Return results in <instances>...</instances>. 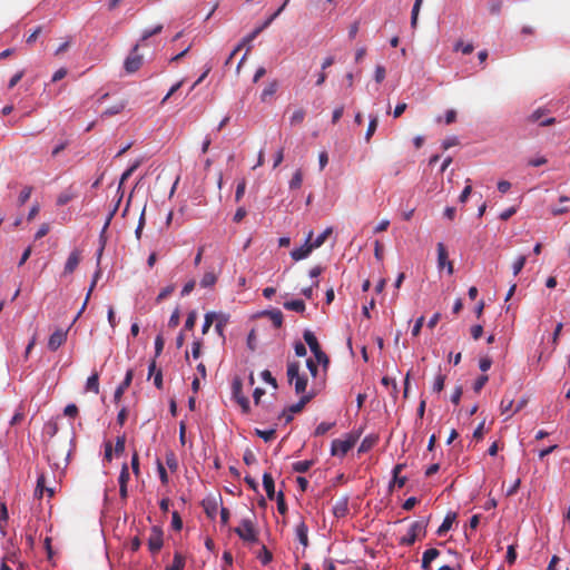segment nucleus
Masks as SVG:
<instances>
[{
	"mask_svg": "<svg viewBox=\"0 0 570 570\" xmlns=\"http://www.w3.org/2000/svg\"><path fill=\"white\" fill-rule=\"evenodd\" d=\"M428 520H417L414 521L409 531L407 534L400 538L399 544L410 547L415 543L416 540H420L426 535V528H428Z\"/></svg>",
	"mask_w": 570,
	"mask_h": 570,
	"instance_id": "1",
	"label": "nucleus"
},
{
	"mask_svg": "<svg viewBox=\"0 0 570 570\" xmlns=\"http://www.w3.org/2000/svg\"><path fill=\"white\" fill-rule=\"evenodd\" d=\"M304 341L308 345L311 352L314 354L316 362L324 367L327 368L330 364L328 356L322 351V347L314 335V333L309 330H306L303 334Z\"/></svg>",
	"mask_w": 570,
	"mask_h": 570,
	"instance_id": "2",
	"label": "nucleus"
},
{
	"mask_svg": "<svg viewBox=\"0 0 570 570\" xmlns=\"http://www.w3.org/2000/svg\"><path fill=\"white\" fill-rule=\"evenodd\" d=\"M234 532L245 542L255 543L258 541V532L250 519H243Z\"/></svg>",
	"mask_w": 570,
	"mask_h": 570,
	"instance_id": "3",
	"label": "nucleus"
},
{
	"mask_svg": "<svg viewBox=\"0 0 570 570\" xmlns=\"http://www.w3.org/2000/svg\"><path fill=\"white\" fill-rule=\"evenodd\" d=\"M358 436L347 434L345 439H335L332 442L331 453L334 456H344L355 445Z\"/></svg>",
	"mask_w": 570,
	"mask_h": 570,
	"instance_id": "4",
	"label": "nucleus"
},
{
	"mask_svg": "<svg viewBox=\"0 0 570 570\" xmlns=\"http://www.w3.org/2000/svg\"><path fill=\"white\" fill-rule=\"evenodd\" d=\"M549 109L539 107L527 116L525 121L528 124H538L541 127L552 126L557 122L554 117H549Z\"/></svg>",
	"mask_w": 570,
	"mask_h": 570,
	"instance_id": "5",
	"label": "nucleus"
},
{
	"mask_svg": "<svg viewBox=\"0 0 570 570\" xmlns=\"http://www.w3.org/2000/svg\"><path fill=\"white\" fill-rule=\"evenodd\" d=\"M139 43L135 45L129 56L124 62V68L127 73H134L142 66L144 57L138 53Z\"/></svg>",
	"mask_w": 570,
	"mask_h": 570,
	"instance_id": "6",
	"label": "nucleus"
},
{
	"mask_svg": "<svg viewBox=\"0 0 570 570\" xmlns=\"http://www.w3.org/2000/svg\"><path fill=\"white\" fill-rule=\"evenodd\" d=\"M313 399V395L312 394H305V395H302V397L299 399V401L295 404H292L291 406H288L287 409H285L282 414H281V417H284L285 419V423H289L292 420H293V414H296V413H299L303 411V409L305 407V405Z\"/></svg>",
	"mask_w": 570,
	"mask_h": 570,
	"instance_id": "7",
	"label": "nucleus"
},
{
	"mask_svg": "<svg viewBox=\"0 0 570 570\" xmlns=\"http://www.w3.org/2000/svg\"><path fill=\"white\" fill-rule=\"evenodd\" d=\"M288 2L289 0H285L284 3L262 26L254 29L246 38L243 39L240 43L245 46L246 43L252 42L265 28H267L274 21V19H276V17L281 14Z\"/></svg>",
	"mask_w": 570,
	"mask_h": 570,
	"instance_id": "8",
	"label": "nucleus"
},
{
	"mask_svg": "<svg viewBox=\"0 0 570 570\" xmlns=\"http://www.w3.org/2000/svg\"><path fill=\"white\" fill-rule=\"evenodd\" d=\"M233 396L236 402L240 405L243 412H249V400L243 394L242 380L236 377L232 384Z\"/></svg>",
	"mask_w": 570,
	"mask_h": 570,
	"instance_id": "9",
	"label": "nucleus"
},
{
	"mask_svg": "<svg viewBox=\"0 0 570 570\" xmlns=\"http://www.w3.org/2000/svg\"><path fill=\"white\" fill-rule=\"evenodd\" d=\"M163 535V530L159 527L154 525L151 528L150 535L148 538V549L151 553L155 554L161 550L164 544Z\"/></svg>",
	"mask_w": 570,
	"mask_h": 570,
	"instance_id": "10",
	"label": "nucleus"
},
{
	"mask_svg": "<svg viewBox=\"0 0 570 570\" xmlns=\"http://www.w3.org/2000/svg\"><path fill=\"white\" fill-rule=\"evenodd\" d=\"M313 237V232L311 230L308 233V236L306 238V242L303 246L295 248L291 252V256L294 261H301L306 258L311 252L314 249L313 246L309 244L311 239Z\"/></svg>",
	"mask_w": 570,
	"mask_h": 570,
	"instance_id": "11",
	"label": "nucleus"
},
{
	"mask_svg": "<svg viewBox=\"0 0 570 570\" xmlns=\"http://www.w3.org/2000/svg\"><path fill=\"white\" fill-rule=\"evenodd\" d=\"M438 267L440 269L446 267L448 274H453V264L448 259V252L443 243L438 244Z\"/></svg>",
	"mask_w": 570,
	"mask_h": 570,
	"instance_id": "12",
	"label": "nucleus"
},
{
	"mask_svg": "<svg viewBox=\"0 0 570 570\" xmlns=\"http://www.w3.org/2000/svg\"><path fill=\"white\" fill-rule=\"evenodd\" d=\"M67 340V332L62 330L55 331L48 341V348L50 351H57Z\"/></svg>",
	"mask_w": 570,
	"mask_h": 570,
	"instance_id": "13",
	"label": "nucleus"
},
{
	"mask_svg": "<svg viewBox=\"0 0 570 570\" xmlns=\"http://www.w3.org/2000/svg\"><path fill=\"white\" fill-rule=\"evenodd\" d=\"M132 377H134V371L128 370L125 375L124 381L119 384V386L115 391L114 399L116 402H118L121 399L125 391L130 386Z\"/></svg>",
	"mask_w": 570,
	"mask_h": 570,
	"instance_id": "14",
	"label": "nucleus"
},
{
	"mask_svg": "<svg viewBox=\"0 0 570 570\" xmlns=\"http://www.w3.org/2000/svg\"><path fill=\"white\" fill-rule=\"evenodd\" d=\"M80 252L78 249H75L70 253V255L67 258V262L65 264V274H71L75 272V269L78 267L80 263Z\"/></svg>",
	"mask_w": 570,
	"mask_h": 570,
	"instance_id": "15",
	"label": "nucleus"
},
{
	"mask_svg": "<svg viewBox=\"0 0 570 570\" xmlns=\"http://www.w3.org/2000/svg\"><path fill=\"white\" fill-rule=\"evenodd\" d=\"M404 469V464H396L393 469V480L390 484V490H392L394 487L403 488L406 482L405 476H400V473Z\"/></svg>",
	"mask_w": 570,
	"mask_h": 570,
	"instance_id": "16",
	"label": "nucleus"
},
{
	"mask_svg": "<svg viewBox=\"0 0 570 570\" xmlns=\"http://www.w3.org/2000/svg\"><path fill=\"white\" fill-rule=\"evenodd\" d=\"M440 554V551L435 548H431L424 551L422 557V569L423 570H430L431 569V562L436 559Z\"/></svg>",
	"mask_w": 570,
	"mask_h": 570,
	"instance_id": "17",
	"label": "nucleus"
},
{
	"mask_svg": "<svg viewBox=\"0 0 570 570\" xmlns=\"http://www.w3.org/2000/svg\"><path fill=\"white\" fill-rule=\"evenodd\" d=\"M216 324H215V331L216 333L222 337L225 338L224 330L226 325L229 323V315L224 313H216Z\"/></svg>",
	"mask_w": 570,
	"mask_h": 570,
	"instance_id": "18",
	"label": "nucleus"
},
{
	"mask_svg": "<svg viewBox=\"0 0 570 570\" xmlns=\"http://www.w3.org/2000/svg\"><path fill=\"white\" fill-rule=\"evenodd\" d=\"M348 512V505H347V498H341L336 500V502L333 505V513L336 518H343Z\"/></svg>",
	"mask_w": 570,
	"mask_h": 570,
	"instance_id": "19",
	"label": "nucleus"
},
{
	"mask_svg": "<svg viewBox=\"0 0 570 570\" xmlns=\"http://www.w3.org/2000/svg\"><path fill=\"white\" fill-rule=\"evenodd\" d=\"M263 487L266 491V495L269 500L275 498V484L271 473L265 472L263 474Z\"/></svg>",
	"mask_w": 570,
	"mask_h": 570,
	"instance_id": "20",
	"label": "nucleus"
},
{
	"mask_svg": "<svg viewBox=\"0 0 570 570\" xmlns=\"http://www.w3.org/2000/svg\"><path fill=\"white\" fill-rule=\"evenodd\" d=\"M456 518V514L455 513H448L443 520V522L441 523V525L439 527L436 533L439 535H443L445 534L451 528H452V524L454 522Z\"/></svg>",
	"mask_w": 570,
	"mask_h": 570,
	"instance_id": "21",
	"label": "nucleus"
},
{
	"mask_svg": "<svg viewBox=\"0 0 570 570\" xmlns=\"http://www.w3.org/2000/svg\"><path fill=\"white\" fill-rule=\"evenodd\" d=\"M307 533H308V528L305 524V522H301L299 524H297V527H296V537H297L298 541L304 547L308 546V534Z\"/></svg>",
	"mask_w": 570,
	"mask_h": 570,
	"instance_id": "22",
	"label": "nucleus"
},
{
	"mask_svg": "<svg viewBox=\"0 0 570 570\" xmlns=\"http://www.w3.org/2000/svg\"><path fill=\"white\" fill-rule=\"evenodd\" d=\"M9 519L8 509L4 502H0V532L2 537H6L7 534V523Z\"/></svg>",
	"mask_w": 570,
	"mask_h": 570,
	"instance_id": "23",
	"label": "nucleus"
},
{
	"mask_svg": "<svg viewBox=\"0 0 570 570\" xmlns=\"http://www.w3.org/2000/svg\"><path fill=\"white\" fill-rule=\"evenodd\" d=\"M126 108V101L125 100H121L115 105H112L111 107L107 108L102 114H101V117H111V116H115V115H118L120 114L124 109Z\"/></svg>",
	"mask_w": 570,
	"mask_h": 570,
	"instance_id": "24",
	"label": "nucleus"
},
{
	"mask_svg": "<svg viewBox=\"0 0 570 570\" xmlns=\"http://www.w3.org/2000/svg\"><path fill=\"white\" fill-rule=\"evenodd\" d=\"M264 314L269 317L276 328L283 325V313L279 309L267 311Z\"/></svg>",
	"mask_w": 570,
	"mask_h": 570,
	"instance_id": "25",
	"label": "nucleus"
},
{
	"mask_svg": "<svg viewBox=\"0 0 570 570\" xmlns=\"http://www.w3.org/2000/svg\"><path fill=\"white\" fill-rule=\"evenodd\" d=\"M86 391L95 394L99 393V376L97 373L91 374L86 383Z\"/></svg>",
	"mask_w": 570,
	"mask_h": 570,
	"instance_id": "26",
	"label": "nucleus"
},
{
	"mask_svg": "<svg viewBox=\"0 0 570 570\" xmlns=\"http://www.w3.org/2000/svg\"><path fill=\"white\" fill-rule=\"evenodd\" d=\"M284 308L287 311L303 313L305 311V303L302 299L288 301L284 303Z\"/></svg>",
	"mask_w": 570,
	"mask_h": 570,
	"instance_id": "27",
	"label": "nucleus"
},
{
	"mask_svg": "<svg viewBox=\"0 0 570 570\" xmlns=\"http://www.w3.org/2000/svg\"><path fill=\"white\" fill-rule=\"evenodd\" d=\"M286 374H287L288 382L292 384L294 379L299 376V363L296 361L288 362Z\"/></svg>",
	"mask_w": 570,
	"mask_h": 570,
	"instance_id": "28",
	"label": "nucleus"
},
{
	"mask_svg": "<svg viewBox=\"0 0 570 570\" xmlns=\"http://www.w3.org/2000/svg\"><path fill=\"white\" fill-rule=\"evenodd\" d=\"M333 229L332 227H327L322 234H320L314 240L311 239L309 244L313 246V248L321 247L327 237L332 234Z\"/></svg>",
	"mask_w": 570,
	"mask_h": 570,
	"instance_id": "29",
	"label": "nucleus"
},
{
	"mask_svg": "<svg viewBox=\"0 0 570 570\" xmlns=\"http://www.w3.org/2000/svg\"><path fill=\"white\" fill-rule=\"evenodd\" d=\"M76 197V194L72 191L71 187L63 190L59 194L57 198V205L63 206L68 204L70 200H72Z\"/></svg>",
	"mask_w": 570,
	"mask_h": 570,
	"instance_id": "30",
	"label": "nucleus"
},
{
	"mask_svg": "<svg viewBox=\"0 0 570 570\" xmlns=\"http://www.w3.org/2000/svg\"><path fill=\"white\" fill-rule=\"evenodd\" d=\"M313 464L314 461L312 460L297 461L293 463L292 469L297 473H305L312 468Z\"/></svg>",
	"mask_w": 570,
	"mask_h": 570,
	"instance_id": "31",
	"label": "nucleus"
},
{
	"mask_svg": "<svg viewBox=\"0 0 570 570\" xmlns=\"http://www.w3.org/2000/svg\"><path fill=\"white\" fill-rule=\"evenodd\" d=\"M184 568H185V559L180 553L176 552L174 554L173 563L170 566L166 567L165 570H184Z\"/></svg>",
	"mask_w": 570,
	"mask_h": 570,
	"instance_id": "32",
	"label": "nucleus"
},
{
	"mask_svg": "<svg viewBox=\"0 0 570 570\" xmlns=\"http://www.w3.org/2000/svg\"><path fill=\"white\" fill-rule=\"evenodd\" d=\"M305 116H306V112H305V110H304L303 108H298V109H296V110L292 114V116H291V118H289V124H291V126H297V125H301V124L304 121Z\"/></svg>",
	"mask_w": 570,
	"mask_h": 570,
	"instance_id": "33",
	"label": "nucleus"
},
{
	"mask_svg": "<svg viewBox=\"0 0 570 570\" xmlns=\"http://www.w3.org/2000/svg\"><path fill=\"white\" fill-rule=\"evenodd\" d=\"M377 126H379V118H377V116H371L370 117V122H368V126H367V130H366V134H365V140L366 141L371 140L372 136L374 135V132L377 129Z\"/></svg>",
	"mask_w": 570,
	"mask_h": 570,
	"instance_id": "34",
	"label": "nucleus"
},
{
	"mask_svg": "<svg viewBox=\"0 0 570 570\" xmlns=\"http://www.w3.org/2000/svg\"><path fill=\"white\" fill-rule=\"evenodd\" d=\"M293 383L295 385V392L297 394H302V393L305 392L306 386H307V379H306V376L299 375L296 379H294Z\"/></svg>",
	"mask_w": 570,
	"mask_h": 570,
	"instance_id": "35",
	"label": "nucleus"
},
{
	"mask_svg": "<svg viewBox=\"0 0 570 570\" xmlns=\"http://www.w3.org/2000/svg\"><path fill=\"white\" fill-rule=\"evenodd\" d=\"M46 476L43 473H41L37 479V487L35 490V497L40 499L42 498L45 490H46Z\"/></svg>",
	"mask_w": 570,
	"mask_h": 570,
	"instance_id": "36",
	"label": "nucleus"
},
{
	"mask_svg": "<svg viewBox=\"0 0 570 570\" xmlns=\"http://www.w3.org/2000/svg\"><path fill=\"white\" fill-rule=\"evenodd\" d=\"M217 281V276L214 272H206L200 281L202 287H210L213 286Z\"/></svg>",
	"mask_w": 570,
	"mask_h": 570,
	"instance_id": "37",
	"label": "nucleus"
},
{
	"mask_svg": "<svg viewBox=\"0 0 570 570\" xmlns=\"http://www.w3.org/2000/svg\"><path fill=\"white\" fill-rule=\"evenodd\" d=\"M513 399L504 396L500 404V410L502 414H510L514 409L513 407Z\"/></svg>",
	"mask_w": 570,
	"mask_h": 570,
	"instance_id": "38",
	"label": "nucleus"
},
{
	"mask_svg": "<svg viewBox=\"0 0 570 570\" xmlns=\"http://www.w3.org/2000/svg\"><path fill=\"white\" fill-rule=\"evenodd\" d=\"M255 434L259 438H262L265 442H271L275 439L276 431L274 429L271 430H255Z\"/></svg>",
	"mask_w": 570,
	"mask_h": 570,
	"instance_id": "39",
	"label": "nucleus"
},
{
	"mask_svg": "<svg viewBox=\"0 0 570 570\" xmlns=\"http://www.w3.org/2000/svg\"><path fill=\"white\" fill-rule=\"evenodd\" d=\"M121 199H122V193L119 195V197H118V199H117V202H116V204H115L114 208L110 210V213H109V215H108V217H107V219H106V223H105V225H104V227H102L101 235H102V234L107 230V228L109 227V225H110V222H111L112 217L115 216V214H116V213H117V210H118V207H119V204H120Z\"/></svg>",
	"mask_w": 570,
	"mask_h": 570,
	"instance_id": "40",
	"label": "nucleus"
},
{
	"mask_svg": "<svg viewBox=\"0 0 570 570\" xmlns=\"http://www.w3.org/2000/svg\"><path fill=\"white\" fill-rule=\"evenodd\" d=\"M302 183H303V173H302L301 169H297L294 173V175H293V177H292V179L289 181V188L291 189H297V188H299L302 186Z\"/></svg>",
	"mask_w": 570,
	"mask_h": 570,
	"instance_id": "41",
	"label": "nucleus"
},
{
	"mask_svg": "<svg viewBox=\"0 0 570 570\" xmlns=\"http://www.w3.org/2000/svg\"><path fill=\"white\" fill-rule=\"evenodd\" d=\"M335 425V422H332V423H328V422H322L320 423L315 431H314V435L315 436H322L324 435L325 433H327L333 426Z\"/></svg>",
	"mask_w": 570,
	"mask_h": 570,
	"instance_id": "42",
	"label": "nucleus"
},
{
	"mask_svg": "<svg viewBox=\"0 0 570 570\" xmlns=\"http://www.w3.org/2000/svg\"><path fill=\"white\" fill-rule=\"evenodd\" d=\"M215 318H216L215 312H209V313L205 314V320H204V324H203V328H202L203 334H207L208 330L215 322Z\"/></svg>",
	"mask_w": 570,
	"mask_h": 570,
	"instance_id": "43",
	"label": "nucleus"
},
{
	"mask_svg": "<svg viewBox=\"0 0 570 570\" xmlns=\"http://www.w3.org/2000/svg\"><path fill=\"white\" fill-rule=\"evenodd\" d=\"M31 193H32V187L31 186H26L19 194V197H18V205L19 206H22L23 204H26L30 196H31Z\"/></svg>",
	"mask_w": 570,
	"mask_h": 570,
	"instance_id": "44",
	"label": "nucleus"
},
{
	"mask_svg": "<svg viewBox=\"0 0 570 570\" xmlns=\"http://www.w3.org/2000/svg\"><path fill=\"white\" fill-rule=\"evenodd\" d=\"M277 510L281 514H285L287 512V505L285 502V495L283 491H279L276 495Z\"/></svg>",
	"mask_w": 570,
	"mask_h": 570,
	"instance_id": "45",
	"label": "nucleus"
},
{
	"mask_svg": "<svg viewBox=\"0 0 570 570\" xmlns=\"http://www.w3.org/2000/svg\"><path fill=\"white\" fill-rule=\"evenodd\" d=\"M166 464L171 471H176L178 468V461L173 451L166 453Z\"/></svg>",
	"mask_w": 570,
	"mask_h": 570,
	"instance_id": "46",
	"label": "nucleus"
},
{
	"mask_svg": "<svg viewBox=\"0 0 570 570\" xmlns=\"http://www.w3.org/2000/svg\"><path fill=\"white\" fill-rule=\"evenodd\" d=\"M277 90V82H271L263 91H262V100H266L268 97H272Z\"/></svg>",
	"mask_w": 570,
	"mask_h": 570,
	"instance_id": "47",
	"label": "nucleus"
},
{
	"mask_svg": "<svg viewBox=\"0 0 570 570\" xmlns=\"http://www.w3.org/2000/svg\"><path fill=\"white\" fill-rule=\"evenodd\" d=\"M527 257L524 255L519 256L512 265L513 275L517 276L524 267Z\"/></svg>",
	"mask_w": 570,
	"mask_h": 570,
	"instance_id": "48",
	"label": "nucleus"
},
{
	"mask_svg": "<svg viewBox=\"0 0 570 570\" xmlns=\"http://www.w3.org/2000/svg\"><path fill=\"white\" fill-rule=\"evenodd\" d=\"M422 1L423 0H415L414 6L412 8V16H411V26H412V28H415V26H416L417 16H419V11H420Z\"/></svg>",
	"mask_w": 570,
	"mask_h": 570,
	"instance_id": "49",
	"label": "nucleus"
},
{
	"mask_svg": "<svg viewBox=\"0 0 570 570\" xmlns=\"http://www.w3.org/2000/svg\"><path fill=\"white\" fill-rule=\"evenodd\" d=\"M454 50L455 51H459L461 50L463 55H470L473 52L474 50V47L472 43H466L464 45L462 41H459L455 47H454Z\"/></svg>",
	"mask_w": 570,
	"mask_h": 570,
	"instance_id": "50",
	"label": "nucleus"
},
{
	"mask_svg": "<svg viewBox=\"0 0 570 570\" xmlns=\"http://www.w3.org/2000/svg\"><path fill=\"white\" fill-rule=\"evenodd\" d=\"M138 166H139V164L136 163L122 173L121 178H120V184L118 187V193L120 191L121 185L124 184V181L127 180L132 175V173L138 168Z\"/></svg>",
	"mask_w": 570,
	"mask_h": 570,
	"instance_id": "51",
	"label": "nucleus"
},
{
	"mask_svg": "<svg viewBox=\"0 0 570 570\" xmlns=\"http://www.w3.org/2000/svg\"><path fill=\"white\" fill-rule=\"evenodd\" d=\"M157 470H158V474H159V479H160L161 483L167 484L168 483V474H167V471L160 460H157Z\"/></svg>",
	"mask_w": 570,
	"mask_h": 570,
	"instance_id": "52",
	"label": "nucleus"
},
{
	"mask_svg": "<svg viewBox=\"0 0 570 570\" xmlns=\"http://www.w3.org/2000/svg\"><path fill=\"white\" fill-rule=\"evenodd\" d=\"M161 30H163L161 24L156 26L154 29L145 30L141 36V41H145V40L149 39L150 37L160 33Z\"/></svg>",
	"mask_w": 570,
	"mask_h": 570,
	"instance_id": "53",
	"label": "nucleus"
},
{
	"mask_svg": "<svg viewBox=\"0 0 570 570\" xmlns=\"http://www.w3.org/2000/svg\"><path fill=\"white\" fill-rule=\"evenodd\" d=\"M261 376L266 383L271 384L274 389H277V381L268 370H264Z\"/></svg>",
	"mask_w": 570,
	"mask_h": 570,
	"instance_id": "54",
	"label": "nucleus"
},
{
	"mask_svg": "<svg viewBox=\"0 0 570 570\" xmlns=\"http://www.w3.org/2000/svg\"><path fill=\"white\" fill-rule=\"evenodd\" d=\"M174 291H175V285H168V286L164 287V288L159 292V294H158V296H157L156 301H157L158 303H159V302H161L163 299L167 298V297H168V296H169Z\"/></svg>",
	"mask_w": 570,
	"mask_h": 570,
	"instance_id": "55",
	"label": "nucleus"
},
{
	"mask_svg": "<svg viewBox=\"0 0 570 570\" xmlns=\"http://www.w3.org/2000/svg\"><path fill=\"white\" fill-rule=\"evenodd\" d=\"M445 376L442 374L436 375L433 383V391L439 393L444 389Z\"/></svg>",
	"mask_w": 570,
	"mask_h": 570,
	"instance_id": "56",
	"label": "nucleus"
},
{
	"mask_svg": "<svg viewBox=\"0 0 570 570\" xmlns=\"http://www.w3.org/2000/svg\"><path fill=\"white\" fill-rule=\"evenodd\" d=\"M165 340L161 334L157 335L155 338V355L159 356L164 350Z\"/></svg>",
	"mask_w": 570,
	"mask_h": 570,
	"instance_id": "57",
	"label": "nucleus"
},
{
	"mask_svg": "<svg viewBox=\"0 0 570 570\" xmlns=\"http://www.w3.org/2000/svg\"><path fill=\"white\" fill-rule=\"evenodd\" d=\"M488 381H489V376L485 374L478 377V380L474 382V385H473L474 392L479 393L483 389V386L487 384Z\"/></svg>",
	"mask_w": 570,
	"mask_h": 570,
	"instance_id": "58",
	"label": "nucleus"
},
{
	"mask_svg": "<svg viewBox=\"0 0 570 570\" xmlns=\"http://www.w3.org/2000/svg\"><path fill=\"white\" fill-rule=\"evenodd\" d=\"M129 481V469L128 465L125 463L121 468L118 482L119 484H128Z\"/></svg>",
	"mask_w": 570,
	"mask_h": 570,
	"instance_id": "59",
	"label": "nucleus"
},
{
	"mask_svg": "<svg viewBox=\"0 0 570 570\" xmlns=\"http://www.w3.org/2000/svg\"><path fill=\"white\" fill-rule=\"evenodd\" d=\"M125 444H126V436L125 435L117 436L116 444H115V453L121 454L125 451Z\"/></svg>",
	"mask_w": 570,
	"mask_h": 570,
	"instance_id": "60",
	"label": "nucleus"
},
{
	"mask_svg": "<svg viewBox=\"0 0 570 570\" xmlns=\"http://www.w3.org/2000/svg\"><path fill=\"white\" fill-rule=\"evenodd\" d=\"M258 558L261 559L262 563L266 566L272 561L273 556L271 551L264 546Z\"/></svg>",
	"mask_w": 570,
	"mask_h": 570,
	"instance_id": "61",
	"label": "nucleus"
},
{
	"mask_svg": "<svg viewBox=\"0 0 570 570\" xmlns=\"http://www.w3.org/2000/svg\"><path fill=\"white\" fill-rule=\"evenodd\" d=\"M245 189H246V181L243 179L242 181L238 183V185L236 187V193H235L236 202H239L242 199V197L245 194Z\"/></svg>",
	"mask_w": 570,
	"mask_h": 570,
	"instance_id": "62",
	"label": "nucleus"
},
{
	"mask_svg": "<svg viewBox=\"0 0 570 570\" xmlns=\"http://www.w3.org/2000/svg\"><path fill=\"white\" fill-rule=\"evenodd\" d=\"M179 320H180V313H179V309L176 308L169 317L168 326L176 327L179 324Z\"/></svg>",
	"mask_w": 570,
	"mask_h": 570,
	"instance_id": "63",
	"label": "nucleus"
},
{
	"mask_svg": "<svg viewBox=\"0 0 570 570\" xmlns=\"http://www.w3.org/2000/svg\"><path fill=\"white\" fill-rule=\"evenodd\" d=\"M63 414L69 417H76L78 415V407L76 404H68Z\"/></svg>",
	"mask_w": 570,
	"mask_h": 570,
	"instance_id": "64",
	"label": "nucleus"
}]
</instances>
